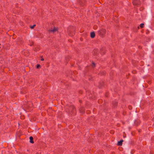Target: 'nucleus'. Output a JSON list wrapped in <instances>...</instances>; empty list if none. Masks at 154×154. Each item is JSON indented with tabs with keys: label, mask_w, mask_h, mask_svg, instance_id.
Here are the masks:
<instances>
[{
	"label": "nucleus",
	"mask_w": 154,
	"mask_h": 154,
	"mask_svg": "<svg viewBox=\"0 0 154 154\" xmlns=\"http://www.w3.org/2000/svg\"><path fill=\"white\" fill-rule=\"evenodd\" d=\"M79 102L80 103H82V100H79Z\"/></svg>",
	"instance_id": "obj_29"
},
{
	"label": "nucleus",
	"mask_w": 154,
	"mask_h": 154,
	"mask_svg": "<svg viewBox=\"0 0 154 154\" xmlns=\"http://www.w3.org/2000/svg\"><path fill=\"white\" fill-rule=\"evenodd\" d=\"M49 32H52L54 33L56 31H58V29L57 28L54 27L53 29L52 30H49Z\"/></svg>",
	"instance_id": "obj_10"
},
{
	"label": "nucleus",
	"mask_w": 154,
	"mask_h": 154,
	"mask_svg": "<svg viewBox=\"0 0 154 154\" xmlns=\"http://www.w3.org/2000/svg\"><path fill=\"white\" fill-rule=\"evenodd\" d=\"M79 93L81 94H82L83 93V91L82 90H80L79 91Z\"/></svg>",
	"instance_id": "obj_25"
},
{
	"label": "nucleus",
	"mask_w": 154,
	"mask_h": 154,
	"mask_svg": "<svg viewBox=\"0 0 154 154\" xmlns=\"http://www.w3.org/2000/svg\"><path fill=\"white\" fill-rule=\"evenodd\" d=\"M41 57L42 58L41 59V60L42 61H43L44 60V58H42V56Z\"/></svg>",
	"instance_id": "obj_26"
},
{
	"label": "nucleus",
	"mask_w": 154,
	"mask_h": 154,
	"mask_svg": "<svg viewBox=\"0 0 154 154\" xmlns=\"http://www.w3.org/2000/svg\"><path fill=\"white\" fill-rule=\"evenodd\" d=\"M89 93H90V91H89L88 90V91H86V95H87L88 94H89Z\"/></svg>",
	"instance_id": "obj_23"
},
{
	"label": "nucleus",
	"mask_w": 154,
	"mask_h": 154,
	"mask_svg": "<svg viewBox=\"0 0 154 154\" xmlns=\"http://www.w3.org/2000/svg\"><path fill=\"white\" fill-rule=\"evenodd\" d=\"M137 28H138V29H139V26H138L137 27Z\"/></svg>",
	"instance_id": "obj_32"
},
{
	"label": "nucleus",
	"mask_w": 154,
	"mask_h": 154,
	"mask_svg": "<svg viewBox=\"0 0 154 154\" xmlns=\"http://www.w3.org/2000/svg\"><path fill=\"white\" fill-rule=\"evenodd\" d=\"M39 50V48L38 47H37L34 49V51H38Z\"/></svg>",
	"instance_id": "obj_16"
},
{
	"label": "nucleus",
	"mask_w": 154,
	"mask_h": 154,
	"mask_svg": "<svg viewBox=\"0 0 154 154\" xmlns=\"http://www.w3.org/2000/svg\"><path fill=\"white\" fill-rule=\"evenodd\" d=\"M86 113L87 114H89L90 113V111L89 110H87Z\"/></svg>",
	"instance_id": "obj_22"
},
{
	"label": "nucleus",
	"mask_w": 154,
	"mask_h": 154,
	"mask_svg": "<svg viewBox=\"0 0 154 154\" xmlns=\"http://www.w3.org/2000/svg\"><path fill=\"white\" fill-rule=\"evenodd\" d=\"M29 139L30 140L29 142L30 143H34L33 138L32 136H30L29 137Z\"/></svg>",
	"instance_id": "obj_12"
},
{
	"label": "nucleus",
	"mask_w": 154,
	"mask_h": 154,
	"mask_svg": "<svg viewBox=\"0 0 154 154\" xmlns=\"http://www.w3.org/2000/svg\"><path fill=\"white\" fill-rule=\"evenodd\" d=\"M34 84V83H33L32 85Z\"/></svg>",
	"instance_id": "obj_33"
},
{
	"label": "nucleus",
	"mask_w": 154,
	"mask_h": 154,
	"mask_svg": "<svg viewBox=\"0 0 154 154\" xmlns=\"http://www.w3.org/2000/svg\"><path fill=\"white\" fill-rule=\"evenodd\" d=\"M123 141V140H121L120 141L118 142L117 143V145L118 146H121L122 145V142Z\"/></svg>",
	"instance_id": "obj_15"
},
{
	"label": "nucleus",
	"mask_w": 154,
	"mask_h": 154,
	"mask_svg": "<svg viewBox=\"0 0 154 154\" xmlns=\"http://www.w3.org/2000/svg\"><path fill=\"white\" fill-rule=\"evenodd\" d=\"M75 27L72 26H69L67 30L69 35L70 36H73L75 34Z\"/></svg>",
	"instance_id": "obj_2"
},
{
	"label": "nucleus",
	"mask_w": 154,
	"mask_h": 154,
	"mask_svg": "<svg viewBox=\"0 0 154 154\" xmlns=\"http://www.w3.org/2000/svg\"><path fill=\"white\" fill-rule=\"evenodd\" d=\"M33 45V43L32 42V43H31V44H30V45H30V46H32Z\"/></svg>",
	"instance_id": "obj_27"
},
{
	"label": "nucleus",
	"mask_w": 154,
	"mask_h": 154,
	"mask_svg": "<svg viewBox=\"0 0 154 154\" xmlns=\"http://www.w3.org/2000/svg\"><path fill=\"white\" fill-rule=\"evenodd\" d=\"M104 85V83L103 82H101L99 83V88H101Z\"/></svg>",
	"instance_id": "obj_14"
},
{
	"label": "nucleus",
	"mask_w": 154,
	"mask_h": 154,
	"mask_svg": "<svg viewBox=\"0 0 154 154\" xmlns=\"http://www.w3.org/2000/svg\"><path fill=\"white\" fill-rule=\"evenodd\" d=\"M71 59V57L70 56H67L65 57V62L66 63H68L69 61Z\"/></svg>",
	"instance_id": "obj_9"
},
{
	"label": "nucleus",
	"mask_w": 154,
	"mask_h": 154,
	"mask_svg": "<svg viewBox=\"0 0 154 154\" xmlns=\"http://www.w3.org/2000/svg\"><path fill=\"white\" fill-rule=\"evenodd\" d=\"M32 81H33V80L32 79H30L29 81V82H31V83Z\"/></svg>",
	"instance_id": "obj_24"
},
{
	"label": "nucleus",
	"mask_w": 154,
	"mask_h": 154,
	"mask_svg": "<svg viewBox=\"0 0 154 154\" xmlns=\"http://www.w3.org/2000/svg\"><path fill=\"white\" fill-rule=\"evenodd\" d=\"M95 36V34L94 32H91L90 33V36L91 38H94Z\"/></svg>",
	"instance_id": "obj_11"
},
{
	"label": "nucleus",
	"mask_w": 154,
	"mask_h": 154,
	"mask_svg": "<svg viewBox=\"0 0 154 154\" xmlns=\"http://www.w3.org/2000/svg\"><path fill=\"white\" fill-rule=\"evenodd\" d=\"M131 106H129L128 107H129V109H130V108H131Z\"/></svg>",
	"instance_id": "obj_31"
},
{
	"label": "nucleus",
	"mask_w": 154,
	"mask_h": 154,
	"mask_svg": "<svg viewBox=\"0 0 154 154\" xmlns=\"http://www.w3.org/2000/svg\"><path fill=\"white\" fill-rule=\"evenodd\" d=\"M95 26H94V28H95Z\"/></svg>",
	"instance_id": "obj_34"
},
{
	"label": "nucleus",
	"mask_w": 154,
	"mask_h": 154,
	"mask_svg": "<svg viewBox=\"0 0 154 154\" xmlns=\"http://www.w3.org/2000/svg\"><path fill=\"white\" fill-rule=\"evenodd\" d=\"M134 5L138 6L141 4V2L140 0H133Z\"/></svg>",
	"instance_id": "obj_5"
},
{
	"label": "nucleus",
	"mask_w": 154,
	"mask_h": 154,
	"mask_svg": "<svg viewBox=\"0 0 154 154\" xmlns=\"http://www.w3.org/2000/svg\"><path fill=\"white\" fill-rule=\"evenodd\" d=\"M92 66L93 67H94L95 66V63L94 62H92Z\"/></svg>",
	"instance_id": "obj_20"
},
{
	"label": "nucleus",
	"mask_w": 154,
	"mask_h": 154,
	"mask_svg": "<svg viewBox=\"0 0 154 154\" xmlns=\"http://www.w3.org/2000/svg\"><path fill=\"white\" fill-rule=\"evenodd\" d=\"M106 30L104 29H102L98 32L99 35L102 37H103L106 33Z\"/></svg>",
	"instance_id": "obj_4"
},
{
	"label": "nucleus",
	"mask_w": 154,
	"mask_h": 154,
	"mask_svg": "<svg viewBox=\"0 0 154 154\" xmlns=\"http://www.w3.org/2000/svg\"><path fill=\"white\" fill-rule=\"evenodd\" d=\"M106 49L105 47H103L100 48V52L101 54H104L106 52Z\"/></svg>",
	"instance_id": "obj_8"
},
{
	"label": "nucleus",
	"mask_w": 154,
	"mask_h": 154,
	"mask_svg": "<svg viewBox=\"0 0 154 154\" xmlns=\"http://www.w3.org/2000/svg\"><path fill=\"white\" fill-rule=\"evenodd\" d=\"M96 51V50L95 49H94L93 51V52L94 53Z\"/></svg>",
	"instance_id": "obj_28"
},
{
	"label": "nucleus",
	"mask_w": 154,
	"mask_h": 154,
	"mask_svg": "<svg viewBox=\"0 0 154 154\" xmlns=\"http://www.w3.org/2000/svg\"><path fill=\"white\" fill-rule=\"evenodd\" d=\"M36 68L37 69H39L41 68V66L40 64H37L36 65Z\"/></svg>",
	"instance_id": "obj_17"
},
{
	"label": "nucleus",
	"mask_w": 154,
	"mask_h": 154,
	"mask_svg": "<svg viewBox=\"0 0 154 154\" xmlns=\"http://www.w3.org/2000/svg\"><path fill=\"white\" fill-rule=\"evenodd\" d=\"M79 112L82 114H83L85 113V109L84 107L80 106L79 109Z\"/></svg>",
	"instance_id": "obj_7"
},
{
	"label": "nucleus",
	"mask_w": 154,
	"mask_h": 154,
	"mask_svg": "<svg viewBox=\"0 0 154 154\" xmlns=\"http://www.w3.org/2000/svg\"><path fill=\"white\" fill-rule=\"evenodd\" d=\"M66 111L68 113L69 116H74L76 114V110L75 107L72 105H66Z\"/></svg>",
	"instance_id": "obj_1"
},
{
	"label": "nucleus",
	"mask_w": 154,
	"mask_h": 154,
	"mask_svg": "<svg viewBox=\"0 0 154 154\" xmlns=\"http://www.w3.org/2000/svg\"><path fill=\"white\" fill-rule=\"evenodd\" d=\"M79 4L81 6H83L85 5L86 0H78Z\"/></svg>",
	"instance_id": "obj_6"
},
{
	"label": "nucleus",
	"mask_w": 154,
	"mask_h": 154,
	"mask_svg": "<svg viewBox=\"0 0 154 154\" xmlns=\"http://www.w3.org/2000/svg\"><path fill=\"white\" fill-rule=\"evenodd\" d=\"M112 104L113 106L114 107H115L117 105L118 102H117L116 101H114L112 102Z\"/></svg>",
	"instance_id": "obj_13"
},
{
	"label": "nucleus",
	"mask_w": 154,
	"mask_h": 154,
	"mask_svg": "<svg viewBox=\"0 0 154 154\" xmlns=\"http://www.w3.org/2000/svg\"><path fill=\"white\" fill-rule=\"evenodd\" d=\"M36 26V25L35 24H34L32 26H31L30 27L32 29H33L34 28V27Z\"/></svg>",
	"instance_id": "obj_18"
},
{
	"label": "nucleus",
	"mask_w": 154,
	"mask_h": 154,
	"mask_svg": "<svg viewBox=\"0 0 154 154\" xmlns=\"http://www.w3.org/2000/svg\"><path fill=\"white\" fill-rule=\"evenodd\" d=\"M33 104L31 102H28L27 104L24 106L26 111H30L32 109Z\"/></svg>",
	"instance_id": "obj_3"
},
{
	"label": "nucleus",
	"mask_w": 154,
	"mask_h": 154,
	"mask_svg": "<svg viewBox=\"0 0 154 154\" xmlns=\"http://www.w3.org/2000/svg\"><path fill=\"white\" fill-rule=\"evenodd\" d=\"M144 24L143 23H141L140 25V26L141 28H142L144 27Z\"/></svg>",
	"instance_id": "obj_19"
},
{
	"label": "nucleus",
	"mask_w": 154,
	"mask_h": 154,
	"mask_svg": "<svg viewBox=\"0 0 154 154\" xmlns=\"http://www.w3.org/2000/svg\"><path fill=\"white\" fill-rule=\"evenodd\" d=\"M35 0H28L29 2H30L31 3H33L34 2Z\"/></svg>",
	"instance_id": "obj_21"
},
{
	"label": "nucleus",
	"mask_w": 154,
	"mask_h": 154,
	"mask_svg": "<svg viewBox=\"0 0 154 154\" xmlns=\"http://www.w3.org/2000/svg\"><path fill=\"white\" fill-rule=\"evenodd\" d=\"M71 40H69V42H71Z\"/></svg>",
	"instance_id": "obj_30"
}]
</instances>
